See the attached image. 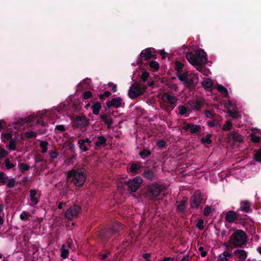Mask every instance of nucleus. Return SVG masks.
<instances>
[{"mask_svg": "<svg viewBox=\"0 0 261 261\" xmlns=\"http://www.w3.org/2000/svg\"><path fill=\"white\" fill-rule=\"evenodd\" d=\"M186 57L190 64L199 68H202L207 61L206 53L201 48L197 49L195 55L191 52L188 53Z\"/></svg>", "mask_w": 261, "mask_h": 261, "instance_id": "f257e3e1", "label": "nucleus"}, {"mask_svg": "<svg viewBox=\"0 0 261 261\" xmlns=\"http://www.w3.org/2000/svg\"><path fill=\"white\" fill-rule=\"evenodd\" d=\"M86 171L83 168L72 169L68 171L67 178L70 183L75 186L81 187L86 181Z\"/></svg>", "mask_w": 261, "mask_h": 261, "instance_id": "f03ea898", "label": "nucleus"}, {"mask_svg": "<svg viewBox=\"0 0 261 261\" xmlns=\"http://www.w3.org/2000/svg\"><path fill=\"white\" fill-rule=\"evenodd\" d=\"M247 236L242 230L238 229L230 236L228 243L232 248H243L247 244Z\"/></svg>", "mask_w": 261, "mask_h": 261, "instance_id": "7ed1b4c3", "label": "nucleus"}, {"mask_svg": "<svg viewBox=\"0 0 261 261\" xmlns=\"http://www.w3.org/2000/svg\"><path fill=\"white\" fill-rule=\"evenodd\" d=\"M163 190L164 187L161 185L157 182H153L146 187L144 195L149 200H157L159 199V196Z\"/></svg>", "mask_w": 261, "mask_h": 261, "instance_id": "20e7f679", "label": "nucleus"}, {"mask_svg": "<svg viewBox=\"0 0 261 261\" xmlns=\"http://www.w3.org/2000/svg\"><path fill=\"white\" fill-rule=\"evenodd\" d=\"M207 197L199 190L194 192L189 200L190 207L191 209H202V204L206 202Z\"/></svg>", "mask_w": 261, "mask_h": 261, "instance_id": "39448f33", "label": "nucleus"}, {"mask_svg": "<svg viewBox=\"0 0 261 261\" xmlns=\"http://www.w3.org/2000/svg\"><path fill=\"white\" fill-rule=\"evenodd\" d=\"M124 226L120 223H116L111 228L102 229L99 232V237L103 244H106L111 237L123 229Z\"/></svg>", "mask_w": 261, "mask_h": 261, "instance_id": "423d86ee", "label": "nucleus"}, {"mask_svg": "<svg viewBox=\"0 0 261 261\" xmlns=\"http://www.w3.org/2000/svg\"><path fill=\"white\" fill-rule=\"evenodd\" d=\"M147 89L146 85H142L139 82H134L130 86L128 91V95L132 99H134L142 95L145 92Z\"/></svg>", "mask_w": 261, "mask_h": 261, "instance_id": "0eeeda50", "label": "nucleus"}, {"mask_svg": "<svg viewBox=\"0 0 261 261\" xmlns=\"http://www.w3.org/2000/svg\"><path fill=\"white\" fill-rule=\"evenodd\" d=\"M72 123L73 127L79 129L85 128L90 124L89 120L85 115L77 116Z\"/></svg>", "mask_w": 261, "mask_h": 261, "instance_id": "6e6552de", "label": "nucleus"}, {"mask_svg": "<svg viewBox=\"0 0 261 261\" xmlns=\"http://www.w3.org/2000/svg\"><path fill=\"white\" fill-rule=\"evenodd\" d=\"M81 211V206L79 205L74 204L71 206L65 213V218L69 220H72L73 218L77 217Z\"/></svg>", "mask_w": 261, "mask_h": 261, "instance_id": "1a4fd4ad", "label": "nucleus"}, {"mask_svg": "<svg viewBox=\"0 0 261 261\" xmlns=\"http://www.w3.org/2000/svg\"><path fill=\"white\" fill-rule=\"evenodd\" d=\"M228 142L233 145L237 143H242L244 142L243 137L239 133L238 130H233L230 132L227 136Z\"/></svg>", "mask_w": 261, "mask_h": 261, "instance_id": "9d476101", "label": "nucleus"}, {"mask_svg": "<svg viewBox=\"0 0 261 261\" xmlns=\"http://www.w3.org/2000/svg\"><path fill=\"white\" fill-rule=\"evenodd\" d=\"M142 182V178L140 176H137L129 180L127 182V186L131 192H136L140 187Z\"/></svg>", "mask_w": 261, "mask_h": 261, "instance_id": "9b49d317", "label": "nucleus"}, {"mask_svg": "<svg viewBox=\"0 0 261 261\" xmlns=\"http://www.w3.org/2000/svg\"><path fill=\"white\" fill-rule=\"evenodd\" d=\"M140 58L139 59L137 64L141 65L143 63L142 58H144L145 60H149L150 59H155V55L151 54L150 48H147L143 50L140 53Z\"/></svg>", "mask_w": 261, "mask_h": 261, "instance_id": "f8f14e48", "label": "nucleus"}, {"mask_svg": "<svg viewBox=\"0 0 261 261\" xmlns=\"http://www.w3.org/2000/svg\"><path fill=\"white\" fill-rule=\"evenodd\" d=\"M162 99L164 102L170 104V110H172L177 105V98L175 96L170 95L167 93H163Z\"/></svg>", "mask_w": 261, "mask_h": 261, "instance_id": "ddd939ff", "label": "nucleus"}, {"mask_svg": "<svg viewBox=\"0 0 261 261\" xmlns=\"http://www.w3.org/2000/svg\"><path fill=\"white\" fill-rule=\"evenodd\" d=\"M122 99L121 97L113 98L111 100L106 102V110L111 108H119L122 107Z\"/></svg>", "mask_w": 261, "mask_h": 261, "instance_id": "4468645a", "label": "nucleus"}, {"mask_svg": "<svg viewBox=\"0 0 261 261\" xmlns=\"http://www.w3.org/2000/svg\"><path fill=\"white\" fill-rule=\"evenodd\" d=\"M240 215L239 214L233 211H229L225 215V220L229 223L234 222V221H239Z\"/></svg>", "mask_w": 261, "mask_h": 261, "instance_id": "2eb2a0df", "label": "nucleus"}, {"mask_svg": "<svg viewBox=\"0 0 261 261\" xmlns=\"http://www.w3.org/2000/svg\"><path fill=\"white\" fill-rule=\"evenodd\" d=\"M143 176L145 179L151 181L155 180L156 177L154 172L149 168H146L143 170Z\"/></svg>", "mask_w": 261, "mask_h": 261, "instance_id": "dca6fc26", "label": "nucleus"}, {"mask_svg": "<svg viewBox=\"0 0 261 261\" xmlns=\"http://www.w3.org/2000/svg\"><path fill=\"white\" fill-rule=\"evenodd\" d=\"M191 108L196 111H200L203 103L200 100H191L189 102Z\"/></svg>", "mask_w": 261, "mask_h": 261, "instance_id": "f3484780", "label": "nucleus"}, {"mask_svg": "<svg viewBox=\"0 0 261 261\" xmlns=\"http://www.w3.org/2000/svg\"><path fill=\"white\" fill-rule=\"evenodd\" d=\"M100 119L107 125L108 128H110L113 124V119L108 118V115L106 113L101 114L100 115Z\"/></svg>", "mask_w": 261, "mask_h": 261, "instance_id": "a211bd4d", "label": "nucleus"}, {"mask_svg": "<svg viewBox=\"0 0 261 261\" xmlns=\"http://www.w3.org/2000/svg\"><path fill=\"white\" fill-rule=\"evenodd\" d=\"M233 254L237 256L241 260H245L247 257V253L244 250L237 249L233 251Z\"/></svg>", "mask_w": 261, "mask_h": 261, "instance_id": "6ab92c4d", "label": "nucleus"}, {"mask_svg": "<svg viewBox=\"0 0 261 261\" xmlns=\"http://www.w3.org/2000/svg\"><path fill=\"white\" fill-rule=\"evenodd\" d=\"M142 168V163L136 162L133 163L129 168V171L131 173L137 174L139 172Z\"/></svg>", "mask_w": 261, "mask_h": 261, "instance_id": "aec40b11", "label": "nucleus"}, {"mask_svg": "<svg viewBox=\"0 0 261 261\" xmlns=\"http://www.w3.org/2000/svg\"><path fill=\"white\" fill-rule=\"evenodd\" d=\"M202 85L204 89L211 91L212 90L213 82L211 79L207 78L203 81Z\"/></svg>", "mask_w": 261, "mask_h": 261, "instance_id": "412c9836", "label": "nucleus"}, {"mask_svg": "<svg viewBox=\"0 0 261 261\" xmlns=\"http://www.w3.org/2000/svg\"><path fill=\"white\" fill-rule=\"evenodd\" d=\"M250 202L247 200L242 201L241 203L240 210L246 213H248L250 208Z\"/></svg>", "mask_w": 261, "mask_h": 261, "instance_id": "4be33fe9", "label": "nucleus"}, {"mask_svg": "<svg viewBox=\"0 0 261 261\" xmlns=\"http://www.w3.org/2000/svg\"><path fill=\"white\" fill-rule=\"evenodd\" d=\"M101 108V105L100 102L97 101L91 106V109L93 113L97 115L99 113L100 110Z\"/></svg>", "mask_w": 261, "mask_h": 261, "instance_id": "5701e85b", "label": "nucleus"}, {"mask_svg": "<svg viewBox=\"0 0 261 261\" xmlns=\"http://www.w3.org/2000/svg\"><path fill=\"white\" fill-rule=\"evenodd\" d=\"M30 200L35 204H37L39 202L38 199L36 197L37 195V191L36 190L32 189L30 190Z\"/></svg>", "mask_w": 261, "mask_h": 261, "instance_id": "b1692460", "label": "nucleus"}, {"mask_svg": "<svg viewBox=\"0 0 261 261\" xmlns=\"http://www.w3.org/2000/svg\"><path fill=\"white\" fill-rule=\"evenodd\" d=\"M186 207V201L181 200L176 207V211L178 212L184 213L185 212Z\"/></svg>", "mask_w": 261, "mask_h": 261, "instance_id": "393cba45", "label": "nucleus"}, {"mask_svg": "<svg viewBox=\"0 0 261 261\" xmlns=\"http://www.w3.org/2000/svg\"><path fill=\"white\" fill-rule=\"evenodd\" d=\"M107 142V139L103 136H99L97 137V141L95 143V145L100 147L102 145H106Z\"/></svg>", "mask_w": 261, "mask_h": 261, "instance_id": "a878e982", "label": "nucleus"}, {"mask_svg": "<svg viewBox=\"0 0 261 261\" xmlns=\"http://www.w3.org/2000/svg\"><path fill=\"white\" fill-rule=\"evenodd\" d=\"M139 154L142 159H145L146 158L149 157L151 154V152L148 149H143L139 152Z\"/></svg>", "mask_w": 261, "mask_h": 261, "instance_id": "bb28decb", "label": "nucleus"}, {"mask_svg": "<svg viewBox=\"0 0 261 261\" xmlns=\"http://www.w3.org/2000/svg\"><path fill=\"white\" fill-rule=\"evenodd\" d=\"M201 125H196L193 123V126L191 127L190 133L191 134H199L201 133Z\"/></svg>", "mask_w": 261, "mask_h": 261, "instance_id": "cd10ccee", "label": "nucleus"}, {"mask_svg": "<svg viewBox=\"0 0 261 261\" xmlns=\"http://www.w3.org/2000/svg\"><path fill=\"white\" fill-rule=\"evenodd\" d=\"M19 169L20 170V171L21 173H24L25 172L28 171L30 168V166L24 163H21L18 164Z\"/></svg>", "mask_w": 261, "mask_h": 261, "instance_id": "c85d7f7f", "label": "nucleus"}, {"mask_svg": "<svg viewBox=\"0 0 261 261\" xmlns=\"http://www.w3.org/2000/svg\"><path fill=\"white\" fill-rule=\"evenodd\" d=\"M214 208L212 206L206 205L204 208L203 214L204 216L207 217L214 211Z\"/></svg>", "mask_w": 261, "mask_h": 261, "instance_id": "c756f323", "label": "nucleus"}, {"mask_svg": "<svg viewBox=\"0 0 261 261\" xmlns=\"http://www.w3.org/2000/svg\"><path fill=\"white\" fill-rule=\"evenodd\" d=\"M217 89L220 92H221V93L224 94L225 96L226 97H228L229 94H228L227 89L225 87H224L223 86H222L221 85H218L217 86Z\"/></svg>", "mask_w": 261, "mask_h": 261, "instance_id": "7c9ffc66", "label": "nucleus"}, {"mask_svg": "<svg viewBox=\"0 0 261 261\" xmlns=\"http://www.w3.org/2000/svg\"><path fill=\"white\" fill-rule=\"evenodd\" d=\"M212 137V135L211 134H207L206 135V137L204 138H202L201 139V142L202 144H210L212 143V141L211 139Z\"/></svg>", "mask_w": 261, "mask_h": 261, "instance_id": "2f4dec72", "label": "nucleus"}, {"mask_svg": "<svg viewBox=\"0 0 261 261\" xmlns=\"http://www.w3.org/2000/svg\"><path fill=\"white\" fill-rule=\"evenodd\" d=\"M185 85L188 88H194L195 86V84L193 79H187L185 82Z\"/></svg>", "mask_w": 261, "mask_h": 261, "instance_id": "473e14b6", "label": "nucleus"}, {"mask_svg": "<svg viewBox=\"0 0 261 261\" xmlns=\"http://www.w3.org/2000/svg\"><path fill=\"white\" fill-rule=\"evenodd\" d=\"M35 164L43 162L44 164L47 163L46 160H44L43 157L40 154H37L35 156Z\"/></svg>", "mask_w": 261, "mask_h": 261, "instance_id": "72a5a7b5", "label": "nucleus"}, {"mask_svg": "<svg viewBox=\"0 0 261 261\" xmlns=\"http://www.w3.org/2000/svg\"><path fill=\"white\" fill-rule=\"evenodd\" d=\"M183 67L184 64L181 63L180 61H175L174 69L176 71L178 72V73H180L182 71Z\"/></svg>", "mask_w": 261, "mask_h": 261, "instance_id": "f704fd0d", "label": "nucleus"}, {"mask_svg": "<svg viewBox=\"0 0 261 261\" xmlns=\"http://www.w3.org/2000/svg\"><path fill=\"white\" fill-rule=\"evenodd\" d=\"M77 144H79V146L80 148L83 151H86L88 150V148L86 146L85 143H84V139H80L78 140Z\"/></svg>", "mask_w": 261, "mask_h": 261, "instance_id": "c9c22d12", "label": "nucleus"}, {"mask_svg": "<svg viewBox=\"0 0 261 261\" xmlns=\"http://www.w3.org/2000/svg\"><path fill=\"white\" fill-rule=\"evenodd\" d=\"M149 67L152 69L153 71H156L159 69L160 65L157 62L151 61L149 62Z\"/></svg>", "mask_w": 261, "mask_h": 261, "instance_id": "e433bc0d", "label": "nucleus"}, {"mask_svg": "<svg viewBox=\"0 0 261 261\" xmlns=\"http://www.w3.org/2000/svg\"><path fill=\"white\" fill-rule=\"evenodd\" d=\"M40 146L42 148V153H46L47 151V146L48 145V142L47 141H42L40 143Z\"/></svg>", "mask_w": 261, "mask_h": 261, "instance_id": "4c0bfd02", "label": "nucleus"}, {"mask_svg": "<svg viewBox=\"0 0 261 261\" xmlns=\"http://www.w3.org/2000/svg\"><path fill=\"white\" fill-rule=\"evenodd\" d=\"M232 126V122L229 120H227L226 121L225 124L222 126V129L223 131H229L231 129Z\"/></svg>", "mask_w": 261, "mask_h": 261, "instance_id": "58836bf2", "label": "nucleus"}, {"mask_svg": "<svg viewBox=\"0 0 261 261\" xmlns=\"http://www.w3.org/2000/svg\"><path fill=\"white\" fill-rule=\"evenodd\" d=\"M178 109L180 115H185L187 114V109L184 105H181L178 106Z\"/></svg>", "mask_w": 261, "mask_h": 261, "instance_id": "ea45409f", "label": "nucleus"}, {"mask_svg": "<svg viewBox=\"0 0 261 261\" xmlns=\"http://www.w3.org/2000/svg\"><path fill=\"white\" fill-rule=\"evenodd\" d=\"M251 140L252 142L255 143H257L260 141V137L259 136H256V135L254 133H251L249 135Z\"/></svg>", "mask_w": 261, "mask_h": 261, "instance_id": "a19ab883", "label": "nucleus"}, {"mask_svg": "<svg viewBox=\"0 0 261 261\" xmlns=\"http://www.w3.org/2000/svg\"><path fill=\"white\" fill-rule=\"evenodd\" d=\"M253 159L258 162H261V149H259L254 154Z\"/></svg>", "mask_w": 261, "mask_h": 261, "instance_id": "79ce46f5", "label": "nucleus"}, {"mask_svg": "<svg viewBox=\"0 0 261 261\" xmlns=\"http://www.w3.org/2000/svg\"><path fill=\"white\" fill-rule=\"evenodd\" d=\"M30 214L29 212L23 211L20 215V218L21 220H28L29 219Z\"/></svg>", "mask_w": 261, "mask_h": 261, "instance_id": "37998d69", "label": "nucleus"}, {"mask_svg": "<svg viewBox=\"0 0 261 261\" xmlns=\"http://www.w3.org/2000/svg\"><path fill=\"white\" fill-rule=\"evenodd\" d=\"M76 154H73L69 156L66 160V162L68 165L73 164L74 162V160L76 158Z\"/></svg>", "mask_w": 261, "mask_h": 261, "instance_id": "c03bdc74", "label": "nucleus"}, {"mask_svg": "<svg viewBox=\"0 0 261 261\" xmlns=\"http://www.w3.org/2000/svg\"><path fill=\"white\" fill-rule=\"evenodd\" d=\"M176 76L180 81L185 82L186 80L187 79L188 73L184 72L182 74H180V73H177Z\"/></svg>", "mask_w": 261, "mask_h": 261, "instance_id": "a18cd8bd", "label": "nucleus"}, {"mask_svg": "<svg viewBox=\"0 0 261 261\" xmlns=\"http://www.w3.org/2000/svg\"><path fill=\"white\" fill-rule=\"evenodd\" d=\"M149 76V74L148 72H147L146 71H143L142 73V74L140 77L142 82L145 83V82H146Z\"/></svg>", "mask_w": 261, "mask_h": 261, "instance_id": "49530a36", "label": "nucleus"}, {"mask_svg": "<svg viewBox=\"0 0 261 261\" xmlns=\"http://www.w3.org/2000/svg\"><path fill=\"white\" fill-rule=\"evenodd\" d=\"M8 176H6L5 173L0 172V182L2 185H5L6 183Z\"/></svg>", "mask_w": 261, "mask_h": 261, "instance_id": "de8ad7c7", "label": "nucleus"}, {"mask_svg": "<svg viewBox=\"0 0 261 261\" xmlns=\"http://www.w3.org/2000/svg\"><path fill=\"white\" fill-rule=\"evenodd\" d=\"M156 145L158 147L163 149L166 148V147L167 146V142L163 140H159L157 142Z\"/></svg>", "mask_w": 261, "mask_h": 261, "instance_id": "09e8293b", "label": "nucleus"}, {"mask_svg": "<svg viewBox=\"0 0 261 261\" xmlns=\"http://www.w3.org/2000/svg\"><path fill=\"white\" fill-rule=\"evenodd\" d=\"M64 247V245H63L62 247V251L61 256L63 258H66L68 257V255L69 254V251L67 249H63V248Z\"/></svg>", "mask_w": 261, "mask_h": 261, "instance_id": "8fccbe9b", "label": "nucleus"}, {"mask_svg": "<svg viewBox=\"0 0 261 261\" xmlns=\"http://www.w3.org/2000/svg\"><path fill=\"white\" fill-rule=\"evenodd\" d=\"M25 137L27 138H33L36 137V134L33 131H28L25 133Z\"/></svg>", "mask_w": 261, "mask_h": 261, "instance_id": "3c124183", "label": "nucleus"}, {"mask_svg": "<svg viewBox=\"0 0 261 261\" xmlns=\"http://www.w3.org/2000/svg\"><path fill=\"white\" fill-rule=\"evenodd\" d=\"M204 220L202 219H200L198 220V222L196 224V227L200 230H202L204 229Z\"/></svg>", "mask_w": 261, "mask_h": 261, "instance_id": "603ef678", "label": "nucleus"}, {"mask_svg": "<svg viewBox=\"0 0 261 261\" xmlns=\"http://www.w3.org/2000/svg\"><path fill=\"white\" fill-rule=\"evenodd\" d=\"M109 87L112 88L113 92H116L117 91V86L116 84H114L113 82H110L107 84Z\"/></svg>", "mask_w": 261, "mask_h": 261, "instance_id": "864d4df0", "label": "nucleus"}, {"mask_svg": "<svg viewBox=\"0 0 261 261\" xmlns=\"http://www.w3.org/2000/svg\"><path fill=\"white\" fill-rule=\"evenodd\" d=\"M15 180L14 178H12L9 179L7 186L9 188H12L15 186Z\"/></svg>", "mask_w": 261, "mask_h": 261, "instance_id": "5fc2aeb1", "label": "nucleus"}, {"mask_svg": "<svg viewBox=\"0 0 261 261\" xmlns=\"http://www.w3.org/2000/svg\"><path fill=\"white\" fill-rule=\"evenodd\" d=\"M8 148L10 150H14L16 149V144L13 139H11L8 145Z\"/></svg>", "mask_w": 261, "mask_h": 261, "instance_id": "6e6d98bb", "label": "nucleus"}, {"mask_svg": "<svg viewBox=\"0 0 261 261\" xmlns=\"http://www.w3.org/2000/svg\"><path fill=\"white\" fill-rule=\"evenodd\" d=\"M5 166L7 169H10L14 167V165L13 163H11L9 159H7L5 160Z\"/></svg>", "mask_w": 261, "mask_h": 261, "instance_id": "4d7b16f0", "label": "nucleus"}, {"mask_svg": "<svg viewBox=\"0 0 261 261\" xmlns=\"http://www.w3.org/2000/svg\"><path fill=\"white\" fill-rule=\"evenodd\" d=\"M92 96V93L90 91H87L83 94V98L84 99H88Z\"/></svg>", "mask_w": 261, "mask_h": 261, "instance_id": "13d9d810", "label": "nucleus"}, {"mask_svg": "<svg viewBox=\"0 0 261 261\" xmlns=\"http://www.w3.org/2000/svg\"><path fill=\"white\" fill-rule=\"evenodd\" d=\"M215 114H213L211 111L206 110L205 111V116L206 117L208 118H213Z\"/></svg>", "mask_w": 261, "mask_h": 261, "instance_id": "bf43d9fd", "label": "nucleus"}, {"mask_svg": "<svg viewBox=\"0 0 261 261\" xmlns=\"http://www.w3.org/2000/svg\"><path fill=\"white\" fill-rule=\"evenodd\" d=\"M228 113L229 115L233 118L236 119L238 117V112L237 111H232L231 110H228Z\"/></svg>", "mask_w": 261, "mask_h": 261, "instance_id": "052dcab7", "label": "nucleus"}, {"mask_svg": "<svg viewBox=\"0 0 261 261\" xmlns=\"http://www.w3.org/2000/svg\"><path fill=\"white\" fill-rule=\"evenodd\" d=\"M46 164H44V163L42 162L41 164H40V167H37L36 165H34V166H32V168L34 167L36 169H40L41 170H44V169L46 168Z\"/></svg>", "mask_w": 261, "mask_h": 261, "instance_id": "680f3d73", "label": "nucleus"}, {"mask_svg": "<svg viewBox=\"0 0 261 261\" xmlns=\"http://www.w3.org/2000/svg\"><path fill=\"white\" fill-rule=\"evenodd\" d=\"M198 250L201 252V256L203 257H205L207 255V252L204 251V247L202 246H200L198 248Z\"/></svg>", "mask_w": 261, "mask_h": 261, "instance_id": "e2e57ef3", "label": "nucleus"}, {"mask_svg": "<svg viewBox=\"0 0 261 261\" xmlns=\"http://www.w3.org/2000/svg\"><path fill=\"white\" fill-rule=\"evenodd\" d=\"M55 129L60 132H63L65 130V128L63 125H58L56 126Z\"/></svg>", "mask_w": 261, "mask_h": 261, "instance_id": "0e129e2a", "label": "nucleus"}, {"mask_svg": "<svg viewBox=\"0 0 261 261\" xmlns=\"http://www.w3.org/2000/svg\"><path fill=\"white\" fill-rule=\"evenodd\" d=\"M193 126V123H187L186 125H184L183 127H182V128L185 130V131H188L189 130H191V126Z\"/></svg>", "mask_w": 261, "mask_h": 261, "instance_id": "69168bd1", "label": "nucleus"}, {"mask_svg": "<svg viewBox=\"0 0 261 261\" xmlns=\"http://www.w3.org/2000/svg\"><path fill=\"white\" fill-rule=\"evenodd\" d=\"M12 135L9 133H6L5 134L2 135V138L5 139L6 140H9L12 139Z\"/></svg>", "mask_w": 261, "mask_h": 261, "instance_id": "338daca9", "label": "nucleus"}, {"mask_svg": "<svg viewBox=\"0 0 261 261\" xmlns=\"http://www.w3.org/2000/svg\"><path fill=\"white\" fill-rule=\"evenodd\" d=\"M51 158L54 159L58 157V153L56 151H51L49 153Z\"/></svg>", "mask_w": 261, "mask_h": 261, "instance_id": "774afa93", "label": "nucleus"}]
</instances>
